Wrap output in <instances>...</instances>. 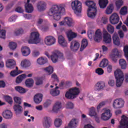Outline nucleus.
<instances>
[{
	"label": "nucleus",
	"mask_w": 128,
	"mask_h": 128,
	"mask_svg": "<svg viewBox=\"0 0 128 128\" xmlns=\"http://www.w3.org/2000/svg\"><path fill=\"white\" fill-rule=\"evenodd\" d=\"M65 7L66 4H64L54 5L49 10L48 15L50 16H52L54 20H60L62 18V14H64L66 12Z\"/></svg>",
	"instance_id": "obj_1"
},
{
	"label": "nucleus",
	"mask_w": 128,
	"mask_h": 128,
	"mask_svg": "<svg viewBox=\"0 0 128 128\" xmlns=\"http://www.w3.org/2000/svg\"><path fill=\"white\" fill-rule=\"evenodd\" d=\"M85 4L88 7V16L90 18H94L96 16V3L94 1L86 0Z\"/></svg>",
	"instance_id": "obj_2"
},
{
	"label": "nucleus",
	"mask_w": 128,
	"mask_h": 128,
	"mask_svg": "<svg viewBox=\"0 0 128 128\" xmlns=\"http://www.w3.org/2000/svg\"><path fill=\"white\" fill-rule=\"evenodd\" d=\"M80 88L76 87H74L70 88L65 94V96L68 100H74V98H76L80 94Z\"/></svg>",
	"instance_id": "obj_3"
},
{
	"label": "nucleus",
	"mask_w": 128,
	"mask_h": 128,
	"mask_svg": "<svg viewBox=\"0 0 128 128\" xmlns=\"http://www.w3.org/2000/svg\"><path fill=\"white\" fill-rule=\"evenodd\" d=\"M115 78L116 79V86L120 88L124 82V73L120 70H116L114 72Z\"/></svg>",
	"instance_id": "obj_4"
},
{
	"label": "nucleus",
	"mask_w": 128,
	"mask_h": 128,
	"mask_svg": "<svg viewBox=\"0 0 128 128\" xmlns=\"http://www.w3.org/2000/svg\"><path fill=\"white\" fill-rule=\"evenodd\" d=\"M50 58L52 62L54 63L57 62L58 60H60V62H64V54L60 51H56V52H53Z\"/></svg>",
	"instance_id": "obj_5"
},
{
	"label": "nucleus",
	"mask_w": 128,
	"mask_h": 128,
	"mask_svg": "<svg viewBox=\"0 0 128 128\" xmlns=\"http://www.w3.org/2000/svg\"><path fill=\"white\" fill-rule=\"evenodd\" d=\"M40 42V34L38 32H34L31 33L30 39L28 40V43L30 44H38Z\"/></svg>",
	"instance_id": "obj_6"
},
{
	"label": "nucleus",
	"mask_w": 128,
	"mask_h": 128,
	"mask_svg": "<svg viewBox=\"0 0 128 128\" xmlns=\"http://www.w3.org/2000/svg\"><path fill=\"white\" fill-rule=\"evenodd\" d=\"M71 6L72 10H74L76 14L78 12L80 14L82 12V3L78 0H74L72 2Z\"/></svg>",
	"instance_id": "obj_7"
},
{
	"label": "nucleus",
	"mask_w": 128,
	"mask_h": 128,
	"mask_svg": "<svg viewBox=\"0 0 128 128\" xmlns=\"http://www.w3.org/2000/svg\"><path fill=\"white\" fill-rule=\"evenodd\" d=\"M112 106L114 108H122L124 106V101L122 99H116L114 101Z\"/></svg>",
	"instance_id": "obj_8"
},
{
	"label": "nucleus",
	"mask_w": 128,
	"mask_h": 128,
	"mask_svg": "<svg viewBox=\"0 0 128 128\" xmlns=\"http://www.w3.org/2000/svg\"><path fill=\"white\" fill-rule=\"evenodd\" d=\"M110 22L112 24H117L120 22V16L116 13H114L110 17Z\"/></svg>",
	"instance_id": "obj_9"
},
{
	"label": "nucleus",
	"mask_w": 128,
	"mask_h": 128,
	"mask_svg": "<svg viewBox=\"0 0 128 128\" xmlns=\"http://www.w3.org/2000/svg\"><path fill=\"white\" fill-rule=\"evenodd\" d=\"M118 128H128V117L122 115V120L120 122V125Z\"/></svg>",
	"instance_id": "obj_10"
},
{
	"label": "nucleus",
	"mask_w": 128,
	"mask_h": 128,
	"mask_svg": "<svg viewBox=\"0 0 128 128\" xmlns=\"http://www.w3.org/2000/svg\"><path fill=\"white\" fill-rule=\"evenodd\" d=\"M112 114L110 113V109H106L104 110V112L102 113L101 116V118L103 120H108L110 118Z\"/></svg>",
	"instance_id": "obj_11"
},
{
	"label": "nucleus",
	"mask_w": 128,
	"mask_h": 128,
	"mask_svg": "<svg viewBox=\"0 0 128 128\" xmlns=\"http://www.w3.org/2000/svg\"><path fill=\"white\" fill-rule=\"evenodd\" d=\"M52 118L50 117L45 116L42 121L43 126L44 128H50L52 126Z\"/></svg>",
	"instance_id": "obj_12"
},
{
	"label": "nucleus",
	"mask_w": 128,
	"mask_h": 128,
	"mask_svg": "<svg viewBox=\"0 0 128 128\" xmlns=\"http://www.w3.org/2000/svg\"><path fill=\"white\" fill-rule=\"evenodd\" d=\"M44 42L47 46H52L56 44V38L52 36H46L45 38Z\"/></svg>",
	"instance_id": "obj_13"
},
{
	"label": "nucleus",
	"mask_w": 128,
	"mask_h": 128,
	"mask_svg": "<svg viewBox=\"0 0 128 128\" xmlns=\"http://www.w3.org/2000/svg\"><path fill=\"white\" fill-rule=\"evenodd\" d=\"M113 54L110 55V58L114 62H118V59H116V57L120 58V53L118 52V50L116 48H114L112 50Z\"/></svg>",
	"instance_id": "obj_14"
},
{
	"label": "nucleus",
	"mask_w": 128,
	"mask_h": 128,
	"mask_svg": "<svg viewBox=\"0 0 128 128\" xmlns=\"http://www.w3.org/2000/svg\"><path fill=\"white\" fill-rule=\"evenodd\" d=\"M103 41L105 44H110L112 42V36L106 31L104 32Z\"/></svg>",
	"instance_id": "obj_15"
},
{
	"label": "nucleus",
	"mask_w": 128,
	"mask_h": 128,
	"mask_svg": "<svg viewBox=\"0 0 128 128\" xmlns=\"http://www.w3.org/2000/svg\"><path fill=\"white\" fill-rule=\"evenodd\" d=\"M80 43L76 40H73L70 43V50L72 52H76L80 48Z\"/></svg>",
	"instance_id": "obj_16"
},
{
	"label": "nucleus",
	"mask_w": 128,
	"mask_h": 128,
	"mask_svg": "<svg viewBox=\"0 0 128 128\" xmlns=\"http://www.w3.org/2000/svg\"><path fill=\"white\" fill-rule=\"evenodd\" d=\"M58 42L61 46L66 48L68 46V42L64 39V37L62 36H60L58 37Z\"/></svg>",
	"instance_id": "obj_17"
},
{
	"label": "nucleus",
	"mask_w": 128,
	"mask_h": 128,
	"mask_svg": "<svg viewBox=\"0 0 128 128\" xmlns=\"http://www.w3.org/2000/svg\"><path fill=\"white\" fill-rule=\"evenodd\" d=\"M13 108L16 116L22 114L23 108L22 106L20 104H15L13 106Z\"/></svg>",
	"instance_id": "obj_18"
},
{
	"label": "nucleus",
	"mask_w": 128,
	"mask_h": 128,
	"mask_svg": "<svg viewBox=\"0 0 128 128\" xmlns=\"http://www.w3.org/2000/svg\"><path fill=\"white\" fill-rule=\"evenodd\" d=\"M102 32H100V30L98 29L95 32V36H94V40L96 42H100L102 38Z\"/></svg>",
	"instance_id": "obj_19"
},
{
	"label": "nucleus",
	"mask_w": 128,
	"mask_h": 128,
	"mask_svg": "<svg viewBox=\"0 0 128 128\" xmlns=\"http://www.w3.org/2000/svg\"><path fill=\"white\" fill-rule=\"evenodd\" d=\"M37 8L39 12H44L46 8V3L44 2H40L37 4Z\"/></svg>",
	"instance_id": "obj_20"
},
{
	"label": "nucleus",
	"mask_w": 128,
	"mask_h": 128,
	"mask_svg": "<svg viewBox=\"0 0 128 128\" xmlns=\"http://www.w3.org/2000/svg\"><path fill=\"white\" fill-rule=\"evenodd\" d=\"M104 86H106V83L104 82H98L96 84L95 90L100 92V90L104 88Z\"/></svg>",
	"instance_id": "obj_21"
},
{
	"label": "nucleus",
	"mask_w": 128,
	"mask_h": 128,
	"mask_svg": "<svg viewBox=\"0 0 128 128\" xmlns=\"http://www.w3.org/2000/svg\"><path fill=\"white\" fill-rule=\"evenodd\" d=\"M16 61L14 60H8L6 62V66L8 68H16Z\"/></svg>",
	"instance_id": "obj_22"
},
{
	"label": "nucleus",
	"mask_w": 128,
	"mask_h": 128,
	"mask_svg": "<svg viewBox=\"0 0 128 128\" xmlns=\"http://www.w3.org/2000/svg\"><path fill=\"white\" fill-rule=\"evenodd\" d=\"M42 96H43L42 94H36L34 96V98L35 104H40V102H42Z\"/></svg>",
	"instance_id": "obj_23"
},
{
	"label": "nucleus",
	"mask_w": 128,
	"mask_h": 128,
	"mask_svg": "<svg viewBox=\"0 0 128 128\" xmlns=\"http://www.w3.org/2000/svg\"><path fill=\"white\" fill-rule=\"evenodd\" d=\"M66 34L69 42L72 40L73 38L78 36V34L74 32H72V30H69L67 32Z\"/></svg>",
	"instance_id": "obj_24"
},
{
	"label": "nucleus",
	"mask_w": 128,
	"mask_h": 128,
	"mask_svg": "<svg viewBox=\"0 0 128 128\" xmlns=\"http://www.w3.org/2000/svg\"><path fill=\"white\" fill-rule=\"evenodd\" d=\"M2 116L6 120H10L12 118V112L10 110H6L2 113Z\"/></svg>",
	"instance_id": "obj_25"
},
{
	"label": "nucleus",
	"mask_w": 128,
	"mask_h": 128,
	"mask_svg": "<svg viewBox=\"0 0 128 128\" xmlns=\"http://www.w3.org/2000/svg\"><path fill=\"white\" fill-rule=\"evenodd\" d=\"M21 52L24 56H28L30 54V49L26 46L22 47Z\"/></svg>",
	"instance_id": "obj_26"
},
{
	"label": "nucleus",
	"mask_w": 128,
	"mask_h": 128,
	"mask_svg": "<svg viewBox=\"0 0 128 128\" xmlns=\"http://www.w3.org/2000/svg\"><path fill=\"white\" fill-rule=\"evenodd\" d=\"M60 108H62V103L60 102H56L52 110L54 112H58Z\"/></svg>",
	"instance_id": "obj_27"
},
{
	"label": "nucleus",
	"mask_w": 128,
	"mask_h": 128,
	"mask_svg": "<svg viewBox=\"0 0 128 128\" xmlns=\"http://www.w3.org/2000/svg\"><path fill=\"white\" fill-rule=\"evenodd\" d=\"M113 42L116 46H120V37L116 34L114 33L112 36Z\"/></svg>",
	"instance_id": "obj_28"
},
{
	"label": "nucleus",
	"mask_w": 128,
	"mask_h": 128,
	"mask_svg": "<svg viewBox=\"0 0 128 128\" xmlns=\"http://www.w3.org/2000/svg\"><path fill=\"white\" fill-rule=\"evenodd\" d=\"M78 124V121L76 119H72L70 123L68 124V126L70 128H76Z\"/></svg>",
	"instance_id": "obj_29"
},
{
	"label": "nucleus",
	"mask_w": 128,
	"mask_h": 128,
	"mask_svg": "<svg viewBox=\"0 0 128 128\" xmlns=\"http://www.w3.org/2000/svg\"><path fill=\"white\" fill-rule=\"evenodd\" d=\"M34 80H32V78H29L26 80L25 84L27 88H32V86H34Z\"/></svg>",
	"instance_id": "obj_30"
},
{
	"label": "nucleus",
	"mask_w": 128,
	"mask_h": 128,
	"mask_svg": "<svg viewBox=\"0 0 128 128\" xmlns=\"http://www.w3.org/2000/svg\"><path fill=\"white\" fill-rule=\"evenodd\" d=\"M98 4L100 8H106L108 4V0H99Z\"/></svg>",
	"instance_id": "obj_31"
},
{
	"label": "nucleus",
	"mask_w": 128,
	"mask_h": 128,
	"mask_svg": "<svg viewBox=\"0 0 128 128\" xmlns=\"http://www.w3.org/2000/svg\"><path fill=\"white\" fill-rule=\"evenodd\" d=\"M58 86H56L55 89H52L50 91V94L52 96H58L60 92V91L58 90Z\"/></svg>",
	"instance_id": "obj_32"
},
{
	"label": "nucleus",
	"mask_w": 128,
	"mask_h": 128,
	"mask_svg": "<svg viewBox=\"0 0 128 128\" xmlns=\"http://www.w3.org/2000/svg\"><path fill=\"white\" fill-rule=\"evenodd\" d=\"M22 68H28L30 66V60H24L22 61L20 64Z\"/></svg>",
	"instance_id": "obj_33"
},
{
	"label": "nucleus",
	"mask_w": 128,
	"mask_h": 128,
	"mask_svg": "<svg viewBox=\"0 0 128 128\" xmlns=\"http://www.w3.org/2000/svg\"><path fill=\"white\" fill-rule=\"evenodd\" d=\"M25 10L26 12L30 14L32 12H34V7L32 4H26Z\"/></svg>",
	"instance_id": "obj_34"
},
{
	"label": "nucleus",
	"mask_w": 128,
	"mask_h": 128,
	"mask_svg": "<svg viewBox=\"0 0 128 128\" xmlns=\"http://www.w3.org/2000/svg\"><path fill=\"white\" fill-rule=\"evenodd\" d=\"M26 78V74H22L20 75L16 78V84H20L24 78Z\"/></svg>",
	"instance_id": "obj_35"
},
{
	"label": "nucleus",
	"mask_w": 128,
	"mask_h": 128,
	"mask_svg": "<svg viewBox=\"0 0 128 128\" xmlns=\"http://www.w3.org/2000/svg\"><path fill=\"white\" fill-rule=\"evenodd\" d=\"M88 40L86 39H83L82 42L81 48H80V52H82L88 45Z\"/></svg>",
	"instance_id": "obj_36"
},
{
	"label": "nucleus",
	"mask_w": 128,
	"mask_h": 128,
	"mask_svg": "<svg viewBox=\"0 0 128 128\" xmlns=\"http://www.w3.org/2000/svg\"><path fill=\"white\" fill-rule=\"evenodd\" d=\"M114 5L112 4H110L108 6L106 12V14H112V12L114 11Z\"/></svg>",
	"instance_id": "obj_37"
},
{
	"label": "nucleus",
	"mask_w": 128,
	"mask_h": 128,
	"mask_svg": "<svg viewBox=\"0 0 128 128\" xmlns=\"http://www.w3.org/2000/svg\"><path fill=\"white\" fill-rule=\"evenodd\" d=\"M38 64H44L48 62V59L46 58L41 57L37 60Z\"/></svg>",
	"instance_id": "obj_38"
},
{
	"label": "nucleus",
	"mask_w": 128,
	"mask_h": 128,
	"mask_svg": "<svg viewBox=\"0 0 128 128\" xmlns=\"http://www.w3.org/2000/svg\"><path fill=\"white\" fill-rule=\"evenodd\" d=\"M108 60L107 59L104 58L100 62L99 66L100 68H106V66H108Z\"/></svg>",
	"instance_id": "obj_39"
},
{
	"label": "nucleus",
	"mask_w": 128,
	"mask_h": 128,
	"mask_svg": "<svg viewBox=\"0 0 128 128\" xmlns=\"http://www.w3.org/2000/svg\"><path fill=\"white\" fill-rule=\"evenodd\" d=\"M119 64L122 70H126V62L124 59H120L119 60Z\"/></svg>",
	"instance_id": "obj_40"
},
{
	"label": "nucleus",
	"mask_w": 128,
	"mask_h": 128,
	"mask_svg": "<svg viewBox=\"0 0 128 128\" xmlns=\"http://www.w3.org/2000/svg\"><path fill=\"white\" fill-rule=\"evenodd\" d=\"M64 22L68 26H72V18L66 17L64 18Z\"/></svg>",
	"instance_id": "obj_41"
},
{
	"label": "nucleus",
	"mask_w": 128,
	"mask_h": 128,
	"mask_svg": "<svg viewBox=\"0 0 128 128\" xmlns=\"http://www.w3.org/2000/svg\"><path fill=\"white\" fill-rule=\"evenodd\" d=\"M44 70H45L46 74H52V73L54 72V68L52 66H49L48 67L44 68Z\"/></svg>",
	"instance_id": "obj_42"
},
{
	"label": "nucleus",
	"mask_w": 128,
	"mask_h": 128,
	"mask_svg": "<svg viewBox=\"0 0 128 128\" xmlns=\"http://www.w3.org/2000/svg\"><path fill=\"white\" fill-rule=\"evenodd\" d=\"M15 90L20 94H24L26 92V89L20 86H16Z\"/></svg>",
	"instance_id": "obj_43"
},
{
	"label": "nucleus",
	"mask_w": 128,
	"mask_h": 128,
	"mask_svg": "<svg viewBox=\"0 0 128 128\" xmlns=\"http://www.w3.org/2000/svg\"><path fill=\"white\" fill-rule=\"evenodd\" d=\"M120 12L121 16H126L128 14V8L126 6H124L120 9Z\"/></svg>",
	"instance_id": "obj_44"
},
{
	"label": "nucleus",
	"mask_w": 128,
	"mask_h": 128,
	"mask_svg": "<svg viewBox=\"0 0 128 128\" xmlns=\"http://www.w3.org/2000/svg\"><path fill=\"white\" fill-rule=\"evenodd\" d=\"M89 114L90 116H96V108L92 107L90 109Z\"/></svg>",
	"instance_id": "obj_45"
},
{
	"label": "nucleus",
	"mask_w": 128,
	"mask_h": 128,
	"mask_svg": "<svg viewBox=\"0 0 128 128\" xmlns=\"http://www.w3.org/2000/svg\"><path fill=\"white\" fill-rule=\"evenodd\" d=\"M62 124V121L60 118H56L54 122V124L56 128H60Z\"/></svg>",
	"instance_id": "obj_46"
},
{
	"label": "nucleus",
	"mask_w": 128,
	"mask_h": 128,
	"mask_svg": "<svg viewBox=\"0 0 128 128\" xmlns=\"http://www.w3.org/2000/svg\"><path fill=\"white\" fill-rule=\"evenodd\" d=\"M107 29L110 34H114V28L112 24H108L107 26Z\"/></svg>",
	"instance_id": "obj_47"
},
{
	"label": "nucleus",
	"mask_w": 128,
	"mask_h": 128,
	"mask_svg": "<svg viewBox=\"0 0 128 128\" xmlns=\"http://www.w3.org/2000/svg\"><path fill=\"white\" fill-rule=\"evenodd\" d=\"M122 4H124V2L122 0H118L116 2V5L118 10H120V8H122Z\"/></svg>",
	"instance_id": "obj_48"
},
{
	"label": "nucleus",
	"mask_w": 128,
	"mask_h": 128,
	"mask_svg": "<svg viewBox=\"0 0 128 128\" xmlns=\"http://www.w3.org/2000/svg\"><path fill=\"white\" fill-rule=\"evenodd\" d=\"M35 82L36 86H40L43 84L42 79L40 78H35Z\"/></svg>",
	"instance_id": "obj_49"
},
{
	"label": "nucleus",
	"mask_w": 128,
	"mask_h": 128,
	"mask_svg": "<svg viewBox=\"0 0 128 128\" xmlns=\"http://www.w3.org/2000/svg\"><path fill=\"white\" fill-rule=\"evenodd\" d=\"M22 71L19 70V72L16 71V70H12L10 72V74L12 76H18V74H22Z\"/></svg>",
	"instance_id": "obj_50"
},
{
	"label": "nucleus",
	"mask_w": 128,
	"mask_h": 128,
	"mask_svg": "<svg viewBox=\"0 0 128 128\" xmlns=\"http://www.w3.org/2000/svg\"><path fill=\"white\" fill-rule=\"evenodd\" d=\"M4 98L8 104H12V98L10 96H4Z\"/></svg>",
	"instance_id": "obj_51"
},
{
	"label": "nucleus",
	"mask_w": 128,
	"mask_h": 128,
	"mask_svg": "<svg viewBox=\"0 0 128 128\" xmlns=\"http://www.w3.org/2000/svg\"><path fill=\"white\" fill-rule=\"evenodd\" d=\"M16 46H18V44L14 42H10L9 43V48L10 50H16Z\"/></svg>",
	"instance_id": "obj_52"
},
{
	"label": "nucleus",
	"mask_w": 128,
	"mask_h": 128,
	"mask_svg": "<svg viewBox=\"0 0 128 128\" xmlns=\"http://www.w3.org/2000/svg\"><path fill=\"white\" fill-rule=\"evenodd\" d=\"M14 34L16 36H20V34H24V30H22V28H18L15 31Z\"/></svg>",
	"instance_id": "obj_53"
},
{
	"label": "nucleus",
	"mask_w": 128,
	"mask_h": 128,
	"mask_svg": "<svg viewBox=\"0 0 128 128\" xmlns=\"http://www.w3.org/2000/svg\"><path fill=\"white\" fill-rule=\"evenodd\" d=\"M14 102H16V104H22V98L18 96H16L14 98Z\"/></svg>",
	"instance_id": "obj_54"
},
{
	"label": "nucleus",
	"mask_w": 128,
	"mask_h": 128,
	"mask_svg": "<svg viewBox=\"0 0 128 128\" xmlns=\"http://www.w3.org/2000/svg\"><path fill=\"white\" fill-rule=\"evenodd\" d=\"M96 74H98L102 76V74H104V70L102 68H98L96 70Z\"/></svg>",
	"instance_id": "obj_55"
},
{
	"label": "nucleus",
	"mask_w": 128,
	"mask_h": 128,
	"mask_svg": "<svg viewBox=\"0 0 128 128\" xmlns=\"http://www.w3.org/2000/svg\"><path fill=\"white\" fill-rule=\"evenodd\" d=\"M18 16L16 15L12 16L9 18L8 22H14L16 20Z\"/></svg>",
	"instance_id": "obj_56"
},
{
	"label": "nucleus",
	"mask_w": 128,
	"mask_h": 128,
	"mask_svg": "<svg viewBox=\"0 0 128 128\" xmlns=\"http://www.w3.org/2000/svg\"><path fill=\"white\" fill-rule=\"evenodd\" d=\"M52 104V101L50 100H47L46 102L44 104V106L45 108H48Z\"/></svg>",
	"instance_id": "obj_57"
},
{
	"label": "nucleus",
	"mask_w": 128,
	"mask_h": 128,
	"mask_svg": "<svg viewBox=\"0 0 128 128\" xmlns=\"http://www.w3.org/2000/svg\"><path fill=\"white\" fill-rule=\"evenodd\" d=\"M6 32L4 30H2L0 31V38H6Z\"/></svg>",
	"instance_id": "obj_58"
},
{
	"label": "nucleus",
	"mask_w": 128,
	"mask_h": 128,
	"mask_svg": "<svg viewBox=\"0 0 128 128\" xmlns=\"http://www.w3.org/2000/svg\"><path fill=\"white\" fill-rule=\"evenodd\" d=\"M66 108H74V104H72V102H68L66 104Z\"/></svg>",
	"instance_id": "obj_59"
},
{
	"label": "nucleus",
	"mask_w": 128,
	"mask_h": 128,
	"mask_svg": "<svg viewBox=\"0 0 128 128\" xmlns=\"http://www.w3.org/2000/svg\"><path fill=\"white\" fill-rule=\"evenodd\" d=\"M108 84L110 86H114L116 85V82H114V80H110L108 82Z\"/></svg>",
	"instance_id": "obj_60"
},
{
	"label": "nucleus",
	"mask_w": 128,
	"mask_h": 128,
	"mask_svg": "<svg viewBox=\"0 0 128 128\" xmlns=\"http://www.w3.org/2000/svg\"><path fill=\"white\" fill-rule=\"evenodd\" d=\"M50 30V28L48 26H44L42 28L41 30L42 32H48Z\"/></svg>",
	"instance_id": "obj_61"
},
{
	"label": "nucleus",
	"mask_w": 128,
	"mask_h": 128,
	"mask_svg": "<svg viewBox=\"0 0 128 128\" xmlns=\"http://www.w3.org/2000/svg\"><path fill=\"white\" fill-rule=\"evenodd\" d=\"M52 78H54V80L57 82H58V76L56 74H52Z\"/></svg>",
	"instance_id": "obj_62"
},
{
	"label": "nucleus",
	"mask_w": 128,
	"mask_h": 128,
	"mask_svg": "<svg viewBox=\"0 0 128 128\" xmlns=\"http://www.w3.org/2000/svg\"><path fill=\"white\" fill-rule=\"evenodd\" d=\"M104 104H106V102H101L98 106L97 110H100V108H102V106H104Z\"/></svg>",
	"instance_id": "obj_63"
},
{
	"label": "nucleus",
	"mask_w": 128,
	"mask_h": 128,
	"mask_svg": "<svg viewBox=\"0 0 128 128\" xmlns=\"http://www.w3.org/2000/svg\"><path fill=\"white\" fill-rule=\"evenodd\" d=\"M16 12H24V10H22V7H18L16 9Z\"/></svg>",
	"instance_id": "obj_64"
}]
</instances>
